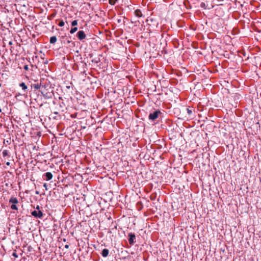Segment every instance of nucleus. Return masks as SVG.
I'll return each instance as SVG.
<instances>
[{
  "mask_svg": "<svg viewBox=\"0 0 261 261\" xmlns=\"http://www.w3.org/2000/svg\"><path fill=\"white\" fill-rule=\"evenodd\" d=\"M36 194H39V192H38V191H36Z\"/></svg>",
  "mask_w": 261,
  "mask_h": 261,
  "instance_id": "nucleus-27",
  "label": "nucleus"
},
{
  "mask_svg": "<svg viewBox=\"0 0 261 261\" xmlns=\"http://www.w3.org/2000/svg\"><path fill=\"white\" fill-rule=\"evenodd\" d=\"M71 25L73 27H74V26H76L77 25V21L76 20H73L72 22H71Z\"/></svg>",
  "mask_w": 261,
  "mask_h": 261,
  "instance_id": "nucleus-16",
  "label": "nucleus"
},
{
  "mask_svg": "<svg viewBox=\"0 0 261 261\" xmlns=\"http://www.w3.org/2000/svg\"><path fill=\"white\" fill-rule=\"evenodd\" d=\"M9 44H12V42H9Z\"/></svg>",
  "mask_w": 261,
  "mask_h": 261,
  "instance_id": "nucleus-28",
  "label": "nucleus"
},
{
  "mask_svg": "<svg viewBox=\"0 0 261 261\" xmlns=\"http://www.w3.org/2000/svg\"><path fill=\"white\" fill-rule=\"evenodd\" d=\"M3 156L6 157L7 156H10L9 152L8 150H4L2 152Z\"/></svg>",
  "mask_w": 261,
  "mask_h": 261,
  "instance_id": "nucleus-13",
  "label": "nucleus"
},
{
  "mask_svg": "<svg viewBox=\"0 0 261 261\" xmlns=\"http://www.w3.org/2000/svg\"><path fill=\"white\" fill-rule=\"evenodd\" d=\"M65 248L66 249H68L69 248V245L68 244H66L65 245Z\"/></svg>",
  "mask_w": 261,
  "mask_h": 261,
  "instance_id": "nucleus-24",
  "label": "nucleus"
},
{
  "mask_svg": "<svg viewBox=\"0 0 261 261\" xmlns=\"http://www.w3.org/2000/svg\"><path fill=\"white\" fill-rule=\"evenodd\" d=\"M77 30V27H74V28H72L70 31V33L71 34H73L75 32H76Z\"/></svg>",
  "mask_w": 261,
  "mask_h": 261,
  "instance_id": "nucleus-14",
  "label": "nucleus"
},
{
  "mask_svg": "<svg viewBox=\"0 0 261 261\" xmlns=\"http://www.w3.org/2000/svg\"><path fill=\"white\" fill-rule=\"evenodd\" d=\"M19 86L21 88L23 93L21 94V95H25L28 90V87L26 84L22 82L19 84Z\"/></svg>",
  "mask_w": 261,
  "mask_h": 261,
  "instance_id": "nucleus-3",
  "label": "nucleus"
},
{
  "mask_svg": "<svg viewBox=\"0 0 261 261\" xmlns=\"http://www.w3.org/2000/svg\"><path fill=\"white\" fill-rule=\"evenodd\" d=\"M161 112L159 110L155 111L153 113H150L148 118L150 120L153 121L158 117L159 114Z\"/></svg>",
  "mask_w": 261,
  "mask_h": 261,
  "instance_id": "nucleus-2",
  "label": "nucleus"
},
{
  "mask_svg": "<svg viewBox=\"0 0 261 261\" xmlns=\"http://www.w3.org/2000/svg\"><path fill=\"white\" fill-rule=\"evenodd\" d=\"M1 87V84L0 83V87Z\"/></svg>",
  "mask_w": 261,
  "mask_h": 261,
  "instance_id": "nucleus-30",
  "label": "nucleus"
},
{
  "mask_svg": "<svg viewBox=\"0 0 261 261\" xmlns=\"http://www.w3.org/2000/svg\"><path fill=\"white\" fill-rule=\"evenodd\" d=\"M9 202L15 204L18 203V200L16 197H12L9 200Z\"/></svg>",
  "mask_w": 261,
  "mask_h": 261,
  "instance_id": "nucleus-11",
  "label": "nucleus"
},
{
  "mask_svg": "<svg viewBox=\"0 0 261 261\" xmlns=\"http://www.w3.org/2000/svg\"><path fill=\"white\" fill-rule=\"evenodd\" d=\"M42 86V85H41V84L37 83V84H32L31 87L34 88L35 90H38L39 89H40V90H41Z\"/></svg>",
  "mask_w": 261,
  "mask_h": 261,
  "instance_id": "nucleus-9",
  "label": "nucleus"
},
{
  "mask_svg": "<svg viewBox=\"0 0 261 261\" xmlns=\"http://www.w3.org/2000/svg\"><path fill=\"white\" fill-rule=\"evenodd\" d=\"M186 110H187V113H188V114L189 115L192 114V109H190L189 108H187Z\"/></svg>",
  "mask_w": 261,
  "mask_h": 261,
  "instance_id": "nucleus-19",
  "label": "nucleus"
},
{
  "mask_svg": "<svg viewBox=\"0 0 261 261\" xmlns=\"http://www.w3.org/2000/svg\"><path fill=\"white\" fill-rule=\"evenodd\" d=\"M204 6H205V4H204V3H202L201 4V7H204Z\"/></svg>",
  "mask_w": 261,
  "mask_h": 261,
  "instance_id": "nucleus-23",
  "label": "nucleus"
},
{
  "mask_svg": "<svg viewBox=\"0 0 261 261\" xmlns=\"http://www.w3.org/2000/svg\"><path fill=\"white\" fill-rule=\"evenodd\" d=\"M31 214L35 218H41L43 216V213L40 210H39L38 211H34L31 213Z\"/></svg>",
  "mask_w": 261,
  "mask_h": 261,
  "instance_id": "nucleus-4",
  "label": "nucleus"
},
{
  "mask_svg": "<svg viewBox=\"0 0 261 261\" xmlns=\"http://www.w3.org/2000/svg\"><path fill=\"white\" fill-rule=\"evenodd\" d=\"M57 41V38L56 36H52L50 38L49 42L51 44H54Z\"/></svg>",
  "mask_w": 261,
  "mask_h": 261,
  "instance_id": "nucleus-12",
  "label": "nucleus"
},
{
  "mask_svg": "<svg viewBox=\"0 0 261 261\" xmlns=\"http://www.w3.org/2000/svg\"><path fill=\"white\" fill-rule=\"evenodd\" d=\"M1 112H2V110H1V109L0 108V113H1Z\"/></svg>",
  "mask_w": 261,
  "mask_h": 261,
  "instance_id": "nucleus-29",
  "label": "nucleus"
},
{
  "mask_svg": "<svg viewBox=\"0 0 261 261\" xmlns=\"http://www.w3.org/2000/svg\"><path fill=\"white\" fill-rule=\"evenodd\" d=\"M6 165H7V166H10V162H7V163H6Z\"/></svg>",
  "mask_w": 261,
  "mask_h": 261,
  "instance_id": "nucleus-25",
  "label": "nucleus"
},
{
  "mask_svg": "<svg viewBox=\"0 0 261 261\" xmlns=\"http://www.w3.org/2000/svg\"><path fill=\"white\" fill-rule=\"evenodd\" d=\"M53 174L51 172H48L45 173H44L43 175V177L44 178L45 180L48 181L52 179L53 178Z\"/></svg>",
  "mask_w": 261,
  "mask_h": 261,
  "instance_id": "nucleus-7",
  "label": "nucleus"
},
{
  "mask_svg": "<svg viewBox=\"0 0 261 261\" xmlns=\"http://www.w3.org/2000/svg\"><path fill=\"white\" fill-rule=\"evenodd\" d=\"M40 92L45 98H49L52 96V90H51L50 88L49 89H46L45 86H42Z\"/></svg>",
  "mask_w": 261,
  "mask_h": 261,
  "instance_id": "nucleus-1",
  "label": "nucleus"
},
{
  "mask_svg": "<svg viewBox=\"0 0 261 261\" xmlns=\"http://www.w3.org/2000/svg\"><path fill=\"white\" fill-rule=\"evenodd\" d=\"M64 24H65L64 21L63 20H62L61 21H60L58 25H59V26L61 27L64 26Z\"/></svg>",
  "mask_w": 261,
  "mask_h": 261,
  "instance_id": "nucleus-18",
  "label": "nucleus"
},
{
  "mask_svg": "<svg viewBox=\"0 0 261 261\" xmlns=\"http://www.w3.org/2000/svg\"><path fill=\"white\" fill-rule=\"evenodd\" d=\"M39 205H37V207H36V209L38 210V211L39 210Z\"/></svg>",
  "mask_w": 261,
  "mask_h": 261,
  "instance_id": "nucleus-26",
  "label": "nucleus"
},
{
  "mask_svg": "<svg viewBox=\"0 0 261 261\" xmlns=\"http://www.w3.org/2000/svg\"><path fill=\"white\" fill-rule=\"evenodd\" d=\"M117 0H109V3L111 5H114Z\"/></svg>",
  "mask_w": 261,
  "mask_h": 261,
  "instance_id": "nucleus-15",
  "label": "nucleus"
},
{
  "mask_svg": "<svg viewBox=\"0 0 261 261\" xmlns=\"http://www.w3.org/2000/svg\"><path fill=\"white\" fill-rule=\"evenodd\" d=\"M109 250L106 248L103 249L101 253V255L104 257L108 256L109 255Z\"/></svg>",
  "mask_w": 261,
  "mask_h": 261,
  "instance_id": "nucleus-8",
  "label": "nucleus"
},
{
  "mask_svg": "<svg viewBox=\"0 0 261 261\" xmlns=\"http://www.w3.org/2000/svg\"><path fill=\"white\" fill-rule=\"evenodd\" d=\"M12 255H13V256L16 257H17V255L16 253V252H13V253Z\"/></svg>",
  "mask_w": 261,
  "mask_h": 261,
  "instance_id": "nucleus-22",
  "label": "nucleus"
},
{
  "mask_svg": "<svg viewBox=\"0 0 261 261\" xmlns=\"http://www.w3.org/2000/svg\"><path fill=\"white\" fill-rule=\"evenodd\" d=\"M43 187L45 188L46 190H48V189H47V184L46 183H44L43 184Z\"/></svg>",
  "mask_w": 261,
  "mask_h": 261,
  "instance_id": "nucleus-21",
  "label": "nucleus"
},
{
  "mask_svg": "<svg viewBox=\"0 0 261 261\" xmlns=\"http://www.w3.org/2000/svg\"><path fill=\"white\" fill-rule=\"evenodd\" d=\"M128 237H129L128 242H129V244L133 245L135 242V240L136 239V236H135V234L133 233H130L128 234Z\"/></svg>",
  "mask_w": 261,
  "mask_h": 261,
  "instance_id": "nucleus-6",
  "label": "nucleus"
},
{
  "mask_svg": "<svg viewBox=\"0 0 261 261\" xmlns=\"http://www.w3.org/2000/svg\"><path fill=\"white\" fill-rule=\"evenodd\" d=\"M77 37L80 40H83L86 38V35L83 31H80L77 33Z\"/></svg>",
  "mask_w": 261,
  "mask_h": 261,
  "instance_id": "nucleus-5",
  "label": "nucleus"
},
{
  "mask_svg": "<svg viewBox=\"0 0 261 261\" xmlns=\"http://www.w3.org/2000/svg\"><path fill=\"white\" fill-rule=\"evenodd\" d=\"M11 208L12 210H17V206H16L15 204H13L11 206Z\"/></svg>",
  "mask_w": 261,
  "mask_h": 261,
  "instance_id": "nucleus-17",
  "label": "nucleus"
},
{
  "mask_svg": "<svg viewBox=\"0 0 261 261\" xmlns=\"http://www.w3.org/2000/svg\"><path fill=\"white\" fill-rule=\"evenodd\" d=\"M23 68L25 70H29L28 65H24Z\"/></svg>",
  "mask_w": 261,
  "mask_h": 261,
  "instance_id": "nucleus-20",
  "label": "nucleus"
},
{
  "mask_svg": "<svg viewBox=\"0 0 261 261\" xmlns=\"http://www.w3.org/2000/svg\"><path fill=\"white\" fill-rule=\"evenodd\" d=\"M135 14L138 17H141L142 16V12L140 9H137L135 11Z\"/></svg>",
  "mask_w": 261,
  "mask_h": 261,
  "instance_id": "nucleus-10",
  "label": "nucleus"
}]
</instances>
